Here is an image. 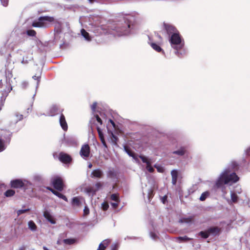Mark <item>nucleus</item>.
<instances>
[{
  "label": "nucleus",
  "mask_w": 250,
  "mask_h": 250,
  "mask_svg": "<svg viewBox=\"0 0 250 250\" xmlns=\"http://www.w3.org/2000/svg\"><path fill=\"white\" fill-rule=\"evenodd\" d=\"M123 20L124 23H118L116 26L109 31V33L118 36L129 34L133 26L132 22L134 21V18L128 15L124 17Z\"/></svg>",
  "instance_id": "f257e3e1"
},
{
  "label": "nucleus",
  "mask_w": 250,
  "mask_h": 250,
  "mask_svg": "<svg viewBox=\"0 0 250 250\" xmlns=\"http://www.w3.org/2000/svg\"><path fill=\"white\" fill-rule=\"evenodd\" d=\"M169 41L171 47L175 50V54L178 57H182L186 54V51L184 48V41L182 39L179 32L171 35Z\"/></svg>",
  "instance_id": "f03ea898"
},
{
  "label": "nucleus",
  "mask_w": 250,
  "mask_h": 250,
  "mask_svg": "<svg viewBox=\"0 0 250 250\" xmlns=\"http://www.w3.org/2000/svg\"><path fill=\"white\" fill-rule=\"evenodd\" d=\"M239 180L238 176L233 172H231L229 169L226 168L220 174L216 182L217 188H221L225 184H231L237 182Z\"/></svg>",
  "instance_id": "7ed1b4c3"
},
{
  "label": "nucleus",
  "mask_w": 250,
  "mask_h": 250,
  "mask_svg": "<svg viewBox=\"0 0 250 250\" xmlns=\"http://www.w3.org/2000/svg\"><path fill=\"white\" fill-rule=\"evenodd\" d=\"M54 21V19L52 17H41L38 21L33 22L32 26L35 27H46L50 22Z\"/></svg>",
  "instance_id": "20e7f679"
},
{
  "label": "nucleus",
  "mask_w": 250,
  "mask_h": 250,
  "mask_svg": "<svg viewBox=\"0 0 250 250\" xmlns=\"http://www.w3.org/2000/svg\"><path fill=\"white\" fill-rule=\"evenodd\" d=\"M52 184L55 188L56 189L62 191L63 189V182L62 180L59 177H55L52 180Z\"/></svg>",
  "instance_id": "39448f33"
},
{
  "label": "nucleus",
  "mask_w": 250,
  "mask_h": 250,
  "mask_svg": "<svg viewBox=\"0 0 250 250\" xmlns=\"http://www.w3.org/2000/svg\"><path fill=\"white\" fill-rule=\"evenodd\" d=\"M80 154L84 159H86L89 156L90 147L87 144L83 145L81 149Z\"/></svg>",
  "instance_id": "423d86ee"
},
{
  "label": "nucleus",
  "mask_w": 250,
  "mask_h": 250,
  "mask_svg": "<svg viewBox=\"0 0 250 250\" xmlns=\"http://www.w3.org/2000/svg\"><path fill=\"white\" fill-rule=\"evenodd\" d=\"M164 27L169 37L179 32L173 26L170 24L164 23Z\"/></svg>",
  "instance_id": "0eeeda50"
},
{
  "label": "nucleus",
  "mask_w": 250,
  "mask_h": 250,
  "mask_svg": "<svg viewBox=\"0 0 250 250\" xmlns=\"http://www.w3.org/2000/svg\"><path fill=\"white\" fill-rule=\"evenodd\" d=\"M148 42L154 50L158 52H162L163 54H165V52L161 47L159 44H157L155 42H152L150 40H149Z\"/></svg>",
  "instance_id": "6e6552de"
},
{
  "label": "nucleus",
  "mask_w": 250,
  "mask_h": 250,
  "mask_svg": "<svg viewBox=\"0 0 250 250\" xmlns=\"http://www.w3.org/2000/svg\"><path fill=\"white\" fill-rule=\"evenodd\" d=\"M59 159L60 161L64 163H69L71 160V158L69 155L63 152L60 153Z\"/></svg>",
  "instance_id": "1a4fd4ad"
},
{
  "label": "nucleus",
  "mask_w": 250,
  "mask_h": 250,
  "mask_svg": "<svg viewBox=\"0 0 250 250\" xmlns=\"http://www.w3.org/2000/svg\"><path fill=\"white\" fill-rule=\"evenodd\" d=\"M43 216L46 219L52 224H56V221L54 217L50 213V211L46 210L43 212Z\"/></svg>",
  "instance_id": "9d476101"
},
{
  "label": "nucleus",
  "mask_w": 250,
  "mask_h": 250,
  "mask_svg": "<svg viewBox=\"0 0 250 250\" xmlns=\"http://www.w3.org/2000/svg\"><path fill=\"white\" fill-rule=\"evenodd\" d=\"M60 125L62 128V129L64 131H66L67 130V124L65 121V117L63 114H61L60 118Z\"/></svg>",
  "instance_id": "9b49d317"
},
{
  "label": "nucleus",
  "mask_w": 250,
  "mask_h": 250,
  "mask_svg": "<svg viewBox=\"0 0 250 250\" xmlns=\"http://www.w3.org/2000/svg\"><path fill=\"white\" fill-rule=\"evenodd\" d=\"M230 200H228L229 204L236 203L237 202L239 197L238 194L235 192L230 191Z\"/></svg>",
  "instance_id": "f8f14e48"
},
{
  "label": "nucleus",
  "mask_w": 250,
  "mask_h": 250,
  "mask_svg": "<svg viewBox=\"0 0 250 250\" xmlns=\"http://www.w3.org/2000/svg\"><path fill=\"white\" fill-rule=\"evenodd\" d=\"M11 187L14 188H19L23 186V183L20 180H15L11 182Z\"/></svg>",
  "instance_id": "ddd939ff"
},
{
  "label": "nucleus",
  "mask_w": 250,
  "mask_h": 250,
  "mask_svg": "<svg viewBox=\"0 0 250 250\" xmlns=\"http://www.w3.org/2000/svg\"><path fill=\"white\" fill-rule=\"evenodd\" d=\"M59 112V108L57 105H52L49 110V112L48 114V116H53L57 114Z\"/></svg>",
  "instance_id": "4468645a"
},
{
  "label": "nucleus",
  "mask_w": 250,
  "mask_h": 250,
  "mask_svg": "<svg viewBox=\"0 0 250 250\" xmlns=\"http://www.w3.org/2000/svg\"><path fill=\"white\" fill-rule=\"evenodd\" d=\"M103 175V172L100 169L94 170L91 173L92 177L100 178Z\"/></svg>",
  "instance_id": "2eb2a0df"
},
{
  "label": "nucleus",
  "mask_w": 250,
  "mask_h": 250,
  "mask_svg": "<svg viewBox=\"0 0 250 250\" xmlns=\"http://www.w3.org/2000/svg\"><path fill=\"white\" fill-rule=\"evenodd\" d=\"M171 175L172 177V183L173 185H176L178 177V171L176 169H173L171 171Z\"/></svg>",
  "instance_id": "dca6fc26"
},
{
  "label": "nucleus",
  "mask_w": 250,
  "mask_h": 250,
  "mask_svg": "<svg viewBox=\"0 0 250 250\" xmlns=\"http://www.w3.org/2000/svg\"><path fill=\"white\" fill-rule=\"evenodd\" d=\"M110 243V240L105 239L104 240L99 246V248L97 250H104L106 247Z\"/></svg>",
  "instance_id": "f3484780"
},
{
  "label": "nucleus",
  "mask_w": 250,
  "mask_h": 250,
  "mask_svg": "<svg viewBox=\"0 0 250 250\" xmlns=\"http://www.w3.org/2000/svg\"><path fill=\"white\" fill-rule=\"evenodd\" d=\"M82 36L87 42H90L91 40V38L89 33L87 32L84 29H82L81 31Z\"/></svg>",
  "instance_id": "a211bd4d"
},
{
  "label": "nucleus",
  "mask_w": 250,
  "mask_h": 250,
  "mask_svg": "<svg viewBox=\"0 0 250 250\" xmlns=\"http://www.w3.org/2000/svg\"><path fill=\"white\" fill-rule=\"evenodd\" d=\"M97 130L99 134V136L100 137V139L101 140V141L103 144V145L106 148H107V145L106 144L105 141L104 139V134H103L101 130L100 129L99 127H97Z\"/></svg>",
  "instance_id": "6ab92c4d"
},
{
  "label": "nucleus",
  "mask_w": 250,
  "mask_h": 250,
  "mask_svg": "<svg viewBox=\"0 0 250 250\" xmlns=\"http://www.w3.org/2000/svg\"><path fill=\"white\" fill-rule=\"evenodd\" d=\"M219 230L220 229L218 227H214L210 228L208 229V232L209 235H216L218 233V232H219Z\"/></svg>",
  "instance_id": "aec40b11"
},
{
  "label": "nucleus",
  "mask_w": 250,
  "mask_h": 250,
  "mask_svg": "<svg viewBox=\"0 0 250 250\" xmlns=\"http://www.w3.org/2000/svg\"><path fill=\"white\" fill-rule=\"evenodd\" d=\"M85 190L89 195L91 196H93L96 192V189H95L94 187H87L85 188Z\"/></svg>",
  "instance_id": "412c9836"
},
{
  "label": "nucleus",
  "mask_w": 250,
  "mask_h": 250,
  "mask_svg": "<svg viewBox=\"0 0 250 250\" xmlns=\"http://www.w3.org/2000/svg\"><path fill=\"white\" fill-rule=\"evenodd\" d=\"M125 152L128 154V155L131 157H132L136 161V162H138L139 161L138 160V157L136 154H134L132 152H131L130 150H129L126 147H125Z\"/></svg>",
  "instance_id": "4be33fe9"
},
{
  "label": "nucleus",
  "mask_w": 250,
  "mask_h": 250,
  "mask_svg": "<svg viewBox=\"0 0 250 250\" xmlns=\"http://www.w3.org/2000/svg\"><path fill=\"white\" fill-rule=\"evenodd\" d=\"M28 228L32 231H35L37 230V226L32 220L28 222Z\"/></svg>",
  "instance_id": "5701e85b"
},
{
  "label": "nucleus",
  "mask_w": 250,
  "mask_h": 250,
  "mask_svg": "<svg viewBox=\"0 0 250 250\" xmlns=\"http://www.w3.org/2000/svg\"><path fill=\"white\" fill-rule=\"evenodd\" d=\"M72 204L74 206H79L81 204L80 198L75 197L72 199Z\"/></svg>",
  "instance_id": "b1692460"
},
{
  "label": "nucleus",
  "mask_w": 250,
  "mask_h": 250,
  "mask_svg": "<svg viewBox=\"0 0 250 250\" xmlns=\"http://www.w3.org/2000/svg\"><path fill=\"white\" fill-rule=\"evenodd\" d=\"M185 148L184 147H181L179 150L173 151V154H177L179 156H183L185 154Z\"/></svg>",
  "instance_id": "393cba45"
},
{
  "label": "nucleus",
  "mask_w": 250,
  "mask_h": 250,
  "mask_svg": "<svg viewBox=\"0 0 250 250\" xmlns=\"http://www.w3.org/2000/svg\"><path fill=\"white\" fill-rule=\"evenodd\" d=\"M107 176L108 178H114L116 177V173L113 169H110L107 172Z\"/></svg>",
  "instance_id": "a878e982"
},
{
  "label": "nucleus",
  "mask_w": 250,
  "mask_h": 250,
  "mask_svg": "<svg viewBox=\"0 0 250 250\" xmlns=\"http://www.w3.org/2000/svg\"><path fill=\"white\" fill-rule=\"evenodd\" d=\"M33 59L32 54H29L28 57H23L22 61H21V63L23 64L27 63L29 61H31Z\"/></svg>",
  "instance_id": "bb28decb"
},
{
  "label": "nucleus",
  "mask_w": 250,
  "mask_h": 250,
  "mask_svg": "<svg viewBox=\"0 0 250 250\" xmlns=\"http://www.w3.org/2000/svg\"><path fill=\"white\" fill-rule=\"evenodd\" d=\"M139 157L142 160L143 163H146V165L151 164V160L148 159L147 157L144 156H139Z\"/></svg>",
  "instance_id": "cd10ccee"
},
{
  "label": "nucleus",
  "mask_w": 250,
  "mask_h": 250,
  "mask_svg": "<svg viewBox=\"0 0 250 250\" xmlns=\"http://www.w3.org/2000/svg\"><path fill=\"white\" fill-rule=\"evenodd\" d=\"M209 193L208 191L203 192L200 197V200L202 201L205 200L209 196Z\"/></svg>",
  "instance_id": "c85d7f7f"
},
{
  "label": "nucleus",
  "mask_w": 250,
  "mask_h": 250,
  "mask_svg": "<svg viewBox=\"0 0 250 250\" xmlns=\"http://www.w3.org/2000/svg\"><path fill=\"white\" fill-rule=\"evenodd\" d=\"M54 192H55V193H54V195H56L57 196H58V197H59L60 198L62 199L63 200H64L65 201H67V199L65 196H64V195L62 194V193H61L57 191H54Z\"/></svg>",
  "instance_id": "c756f323"
},
{
  "label": "nucleus",
  "mask_w": 250,
  "mask_h": 250,
  "mask_svg": "<svg viewBox=\"0 0 250 250\" xmlns=\"http://www.w3.org/2000/svg\"><path fill=\"white\" fill-rule=\"evenodd\" d=\"M199 235L204 238H207L209 236V233L208 230L205 231H201L199 232Z\"/></svg>",
  "instance_id": "7c9ffc66"
},
{
  "label": "nucleus",
  "mask_w": 250,
  "mask_h": 250,
  "mask_svg": "<svg viewBox=\"0 0 250 250\" xmlns=\"http://www.w3.org/2000/svg\"><path fill=\"white\" fill-rule=\"evenodd\" d=\"M110 199L114 201L115 202H119V196H118V195L117 194H111L110 196Z\"/></svg>",
  "instance_id": "2f4dec72"
},
{
  "label": "nucleus",
  "mask_w": 250,
  "mask_h": 250,
  "mask_svg": "<svg viewBox=\"0 0 250 250\" xmlns=\"http://www.w3.org/2000/svg\"><path fill=\"white\" fill-rule=\"evenodd\" d=\"M177 239L180 242H183V241H188L190 240L191 239V238H188L187 236H182V237H178L177 238Z\"/></svg>",
  "instance_id": "473e14b6"
},
{
  "label": "nucleus",
  "mask_w": 250,
  "mask_h": 250,
  "mask_svg": "<svg viewBox=\"0 0 250 250\" xmlns=\"http://www.w3.org/2000/svg\"><path fill=\"white\" fill-rule=\"evenodd\" d=\"M15 194V191L12 189L7 190L5 192V195L7 197H10Z\"/></svg>",
  "instance_id": "72a5a7b5"
},
{
  "label": "nucleus",
  "mask_w": 250,
  "mask_h": 250,
  "mask_svg": "<svg viewBox=\"0 0 250 250\" xmlns=\"http://www.w3.org/2000/svg\"><path fill=\"white\" fill-rule=\"evenodd\" d=\"M230 191H233L236 193V194H239L242 192V190L239 186H237L233 190H231Z\"/></svg>",
  "instance_id": "f704fd0d"
},
{
  "label": "nucleus",
  "mask_w": 250,
  "mask_h": 250,
  "mask_svg": "<svg viewBox=\"0 0 250 250\" xmlns=\"http://www.w3.org/2000/svg\"><path fill=\"white\" fill-rule=\"evenodd\" d=\"M192 219L191 218H184L180 220V222L185 223H190Z\"/></svg>",
  "instance_id": "c9c22d12"
},
{
  "label": "nucleus",
  "mask_w": 250,
  "mask_h": 250,
  "mask_svg": "<svg viewBox=\"0 0 250 250\" xmlns=\"http://www.w3.org/2000/svg\"><path fill=\"white\" fill-rule=\"evenodd\" d=\"M109 208V205L107 203L104 202L102 204V208L104 210H106Z\"/></svg>",
  "instance_id": "e433bc0d"
},
{
  "label": "nucleus",
  "mask_w": 250,
  "mask_h": 250,
  "mask_svg": "<svg viewBox=\"0 0 250 250\" xmlns=\"http://www.w3.org/2000/svg\"><path fill=\"white\" fill-rule=\"evenodd\" d=\"M27 34L29 36H35L36 35V32L33 30H29L27 31Z\"/></svg>",
  "instance_id": "4c0bfd02"
},
{
  "label": "nucleus",
  "mask_w": 250,
  "mask_h": 250,
  "mask_svg": "<svg viewBox=\"0 0 250 250\" xmlns=\"http://www.w3.org/2000/svg\"><path fill=\"white\" fill-rule=\"evenodd\" d=\"M63 242L65 244L70 245L74 243L75 240L74 239H67L63 240Z\"/></svg>",
  "instance_id": "58836bf2"
},
{
  "label": "nucleus",
  "mask_w": 250,
  "mask_h": 250,
  "mask_svg": "<svg viewBox=\"0 0 250 250\" xmlns=\"http://www.w3.org/2000/svg\"><path fill=\"white\" fill-rule=\"evenodd\" d=\"M5 148L3 141L0 139V152L2 151Z\"/></svg>",
  "instance_id": "ea45409f"
},
{
  "label": "nucleus",
  "mask_w": 250,
  "mask_h": 250,
  "mask_svg": "<svg viewBox=\"0 0 250 250\" xmlns=\"http://www.w3.org/2000/svg\"><path fill=\"white\" fill-rule=\"evenodd\" d=\"M29 210V208L24 209H20L17 211V214H18V215H20L21 214L25 213Z\"/></svg>",
  "instance_id": "a19ab883"
},
{
  "label": "nucleus",
  "mask_w": 250,
  "mask_h": 250,
  "mask_svg": "<svg viewBox=\"0 0 250 250\" xmlns=\"http://www.w3.org/2000/svg\"><path fill=\"white\" fill-rule=\"evenodd\" d=\"M33 79H34V80H37V85H36V88H37V87H38L39 86V83H40V77L39 76H37L36 75L35 76H33Z\"/></svg>",
  "instance_id": "79ce46f5"
},
{
  "label": "nucleus",
  "mask_w": 250,
  "mask_h": 250,
  "mask_svg": "<svg viewBox=\"0 0 250 250\" xmlns=\"http://www.w3.org/2000/svg\"><path fill=\"white\" fill-rule=\"evenodd\" d=\"M15 116L17 118L16 119V123L18 122V121H20L23 118V116L21 114H19L18 113H16L15 114Z\"/></svg>",
  "instance_id": "37998d69"
},
{
  "label": "nucleus",
  "mask_w": 250,
  "mask_h": 250,
  "mask_svg": "<svg viewBox=\"0 0 250 250\" xmlns=\"http://www.w3.org/2000/svg\"><path fill=\"white\" fill-rule=\"evenodd\" d=\"M102 186V184L100 182L97 183L95 186L94 187L95 188V189H96V191L98 190Z\"/></svg>",
  "instance_id": "c03bdc74"
},
{
  "label": "nucleus",
  "mask_w": 250,
  "mask_h": 250,
  "mask_svg": "<svg viewBox=\"0 0 250 250\" xmlns=\"http://www.w3.org/2000/svg\"><path fill=\"white\" fill-rule=\"evenodd\" d=\"M146 169L150 172H152L154 171L153 168L151 166V164L147 165Z\"/></svg>",
  "instance_id": "a18cd8bd"
},
{
  "label": "nucleus",
  "mask_w": 250,
  "mask_h": 250,
  "mask_svg": "<svg viewBox=\"0 0 250 250\" xmlns=\"http://www.w3.org/2000/svg\"><path fill=\"white\" fill-rule=\"evenodd\" d=\"M97 104L96 102H94L92 105H91V109L92 110V112L93 113H94L95 112V111H96V108L97 107Z\"/></svg>",
  "instance_id": "49530a36"
},
{
  "label": "nucleus",
  "mask_w": 250,
  "mask_h": 250,
  "mask_svg": "<svg viewBox=\"0 0 250 250\" xmlns=\"http://www.w3.org/2000/svg\"><path fill=\"white\" fill-rule=\"evenodd\" d=\"M2 5L4 6H7L8 4V0H0Z\"/></svg>",
  "instance_id": "de8ad7c7"
},
{
  "label": "nucleus",
  "mask_w": 250,
  "mask_h": 250,
  "mask_svg": "<svg viewBox=\"0 0 250 250\" xmlns=\"http://www.w3.org/2000/svg\"><path fill=\"white\" fill-rule=\"evenodd\" d=\"M95 117L97 121V122L100 124V125H102V121L101 120V119L99 117V116H98V115H95Z\"/></svg>",
  "instance_id": "09e8293b"
},
{
  "label": "nucleus",
  "mask_w": 250,
  "mask_h": 250,
  "mask_svg": "<svg viewBox=\"0 0 250 250\" xmlns=\"http://www.w3.org/2000/svg\"><path fill=\"white\" fill-rule=\"evenodd\" d=\"M150 236L151 238L154 240H155L157 237V235L155 233L152 232L150 233Z\"/></svg>",
  "instance_id": "8fccbe9b"
},
{
  "label": "nucleus",
  "mask_w": 250,
  "mask_h": 250,
  "mask_svg": "<svg viewBox=\"0 0 250 250\" xmlns=\"http://www.w3.org/2000/svg\"><path fill=\"white\" fill-rule=\"evenodd\" d=\"M28 85V83L27 82L24 81L21 83V86L22 88H25Z\"/></svg>",
  "instance_id": "3c124183"
},
{
  "label": "nucleus",
  "mask_w": 250,
  "mask_h": 250,
  "mask_svg": "<svg viewBox=\"0 0 250 250\" xmlns=\"http://www.w3.org/2000/svg\"><path fill=\"white\" fill-rule=\"evenodd\" d=\"M83 212L84 215H87L89 212V208L87 207H85L83 209Z\"/></svg>",
  "instance_id": "603ef678"
},
{
  "label": "nucleus",
  "mask_w": 250,
  "mask_h": 250,
  "mask_svg": "<svg viewBox=\"0 0 250 250\" xmlns=\"http://www.w3.org/2000/svg\"><path fill=\"white\" fill-rule=\"evenodd\" d=\"M111 136L112 137V138H111L112 141L113 142H115L117 140L116 137L112 132L111 133Z\"/></svg>",
  "instance_id": "864d4df0"
},
{
  "label": "nucleus",
  "mask_w": 250,
  "mask_h": 250,
  "mask_svg": "<svg viewBox=\"0 0 250 250\" xmlns=\"http://www.w3.org/2000/svg\"><path fill=\"white\" fill-rule=\"evenodd\" d=\"M111 205L114 208H116L118 206V202L111 203Z\"/></svg>",
  "instance_id": "5fc2aeb1"
},
{
  "label": "nucleus",
  "mask_w": 250,
  "mask_h": 250,
  "mask_svg": "<svg viewBox=\"0 0 250 250\" xmlns=\"http://www.w3.org/2000/svg\"><path fill=\"white\" fill-rule=\"evenodd\" d=\"M155 167L157 169V170L160 172H163V168L162 167H157L156 166H155Z\"/></svg>",
  "instance_id": "6e6d98bb"
},
{
  "label": "nucleus",
  "mask_w": 250,
  "mask_h": 250,
  "mask_svg": "<svg viewBox=\"0 0 250 250\" xmlns=\"http://www.w3.org/2000/svg\"><path fill=\"white\" fill-rule=\"evenodd\" d=\"M153 193V190L152 189H150L148 191V197L149 198V199L150 198V197L151 196V195Z\"/></svg>",
  "instance_id": "4d7b16f0"
},
{
  "label": "nucleus",
  "mask_w": 250,
  "mask_h": 250,
  "mask_svg": "<svg viewBox=\"0 0 250 250\" xmlns=\"http://www.w3.org/2000/svg\"><path fill=\"white\" fill-rule=\"evenodd\" d=\"M117 246L116 245H114L112 246V249L111 250H117Z\"/></svg>",
  "instance_id": "13d9d810"
},
{
  "label": "nucleus",
  "mask_w": 250,
  "mask_h": 250,
  "mask_svg": "<svg viewBox=\"0 0 250 250\" xmlns=\"http://www.w3.org/2000/svg\"><path fill=\"white\" fill-rule=\"evenodd\" d=\"M167 199V196H165L163 197L162 198V202L164 204H165V201Z\"/></svg>",
  "instance_id": "bf43d9fd"
},
{
  "label": "nucleus",
  "mask_w": 250,
  "mask_h": 250,
  "mask_svg": "<svg viewBox=\"0 0 250 250\" xmlns=\"http://www.w3.org/2000/svg\"><path fill=\"white\" fill-rule=\"evenodd\" d=\"M47 189H49V190H50L53 194L54 192V191H56V190H54L53 189L50 188H47Z\"/></svg>",
  "instance_id": "052dcab7"
},
{
  "label": "nucleus",
  "mask_w": 250,
  "mask_h": 250,
  "mask_svg": "<svg viewBox=\"0 0 250 250\" xmlns=\"http://www.w3.org/2000/svg\"><path fill=\"white\" fill-rule=\"evenodd\" d=\"M47 189H49V190H50L53 194L54 192V191H56V190H54L53 189L50 188H47Z\"/></svg>",
  "instance_id": "680f3d73"
},
{
  "label": "nucleus",
  "mask_w": 250,
  "mask_h": 250,
  "mask_svg": "<svg viewBox=\"0 0 250 250\" xmlns=\"http://www.w3.org/2000/svg\"><path fill=\"white\" fill-rule=\"evenodd\" d=\"M109 122L111 123V124H112V125L114 127H115V123H114V122H113L112 120H109Z\"/></svg>",
  "instance_id": "e2e57ef3"
},
{
  "label": "nucleus",
  "mask_w": 250,
  "mask_h": 250,
  "mask_svg": "<svg viewBox=\"0 0 250 250\" xmlns=\"http://www.w3.org/2000/svg\"><path fill=\"white\" fill-rule=\"evenodd\" d=\"M12 90V87L11 86H10L9 88L8 89V92H10Z\"/></svg>",
  "instance_id": "0e129e2a"
},
{
  "label": "nucleus",
  "mask_w": 250,
  "mask_h": 250,
  "mask_svg": "<svg viewBox=\"0 0 250 250\" xmlns=\"http://www.w3.org/2000/svg\"><path fill=\"white\" fill-rule=\"evenodd\" d=\"M43 249L44 250H48V249L46 247H45V246H43Z\"/></svg>",
  "instance_id": "69168bd1"
},
{
  "label": "nucleus",
  "mask_w": 250,
  "mask_h": 250,
  "mask_svg": "<svg viewBox=\"0 0 250 250\" xmlns=\"http://www.w3.org/2000/svg\"><path fill=\"white\" fill-rule=\"evenodd\" d=\"M247 153L249 154L250 153V147L247 149Z\"/></svg>",
  "instance_id": "338daca9"
},
{
  "label": "nucleus",
  "mask_w": 250,
  "mask_h": 250,
  "mask_svg": "<svg viewBox=\"0 0 250 250\" xmlns=\"http://www.w3.org/2000/svg\"><path fill=\"white\" fill-rule=\"evenodd\" d=\"M92 167V165L91 163H90V164L88 165V167H89V168H91V167Z\"/></svg>",
  "instance_id": "774afa93"
}]
</instances>
